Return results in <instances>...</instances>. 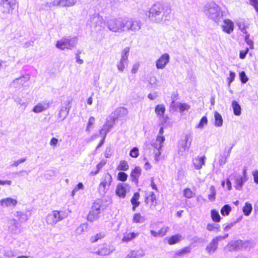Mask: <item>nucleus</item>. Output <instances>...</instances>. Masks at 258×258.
<instances>
[{"label":"nucleus","instance_id":"f257e3e1","mask_svg":"<svg viewBox=\"0 0 258 258\" xmlns=\"http://www.w3.org/2000/svg\"><path fill=\"white\" fill-rule=\"evenodd\" d=\"M204 13L210 19L219 23L223 17V12L220 7L215 3H209L204 7Z\"/></svg>","mask_w":258,"mask_h":258},{"label":"nucleus","instance_id":"f03ea898","mask_svg":"<svg viewBox=\"0 0 258 258\" xmlns=\"http://www.w3.org/2000/svg\"><path fill=\"white\" fill-rule=\"evenodd\" d=\"M163 133V127H161L159 132L160 135L157 136L156 140L152 141L149 147L150 153L154 155L155 159L157 161L159 159V157L161 154V149L163 146L162 143L165 141V137L162 136Z\"/></svg>","mask_w":258,"mask_h":258},{"label":"nucleus","instance_id":"7ed1b4c3","mask_svg":"<svg viewBox=\"0 0 258 258\" xmlns=\"http://www.w3.org/2000/svg\"><path fill=\"white\" fill-rule=\"evenodd\" d=\"M0 9L4 14H12L14 11L18 10V3L16 0H1Z\"/></svg>","mask_w":258,"mask_h":258},{"label":"nucleus","instance_id":"20e7f679","mask_svg":"<svg viewBox=\"0 0 258 258\" xmlns=\"http://www.w3.org/2000/svg\"><path fill=\"white\" fill-rule=\"evenodd\" d=\"M102 206V202L100 200H97L93 202L87 215V220L92 222L97 219L99 217Z\"/></svg>","mask_w":258,"mask_h":258},{"label":"nucleus","instance_id":"39448f33","mask_svg":"<svg viewBox=\"0 0 258 258\" xmlns=\"http://www.w3.org/2000/svg\"><path fill=\"white\" fill-rule=\"evenodd\" d=\"M66 217V215L63 211L54 210L47 216L46 221L48 224L54 225L57 222L64 219Z\"/></svg>","mask_w":258,"mask_h":258},{"label":"nucleus","instance_id":"423d86ee","mask_svg":"<svg viewBox=\"0 0 258 258\" xmlns=\"http://www.w3.org/2000/svg\"><path fill=\"white\" fill-rule=\"evenodd\" d=\"M112 181V177L110 174L107 172L103 174L101 179L100 182L98 185V191L99 192H106L109 189Z\"/></svg>","mask_w":258,"mask_h":258},{"label":"nucleus","instance_id":"0eeeda50","mask_svg":"<svg viewBox=\"0 0 258 258\" xmlns=\"http://www.w3.org/2000/svg\"><path fill=\"white\" fill-rule=\"evenodd\" d=\"M163 11V6L160 3H156L152 6L149 10V18L151 20L155 21Z\"/></svg>","mask_w":258,"mask_h":258},{"label":"nucleus","instance_id":"6e6552de","mask_svg":"<svg viewBox=\"0 0 258 258\" xmlns=\"http://www.w3.org/2000/svg\"><path fill=\"white\" fill-rule=\"evenodd\" d=\"M108 28L113 32H119L123 30L125 24L122 22L115 19L110 20L108 24Z\"/></svg>","mask_w":258,"mask_h":258},{"label":"nucleus","instance_id":"1a4fd4ad","mask_svg":"<svg viewBox=\"0 0 258 258\" xmlns=\"http://www.w3.org/2000/svg\"><path fill=\"white\" fill-rule=\"evenodd\" d=\"M233 177V178H232L231 180L233 179L234 187L237 190H241L243 185L248 180V177H242L240 174H235Z\"/></svg>","mask_w":258,"mask_h":258},{"label":"nucleus","instance_id":"9d476101","mask_svg":"<svg viewBox=\"0 0 258 258\" xmlns=\"http://www.w3.org/2000/svg\"><path fill=\"white\" fill-rule=\"evenodd\" d=\"M191 141V135L189 133L185 134L182 140L180 142L179 151L182 152L188 149L190 146Z\"/></svg>","mask_w":258,"mask_h":258},{"label":"nucleus","instance_id":"9b49d317","mask_svg":"<svg viewBox=\"0 0 258 258\" xmlns=\"http://www.w3.org/2000/svg\"><path fill=\"white\" fill-rule=\"evenodd\" d=\"M116 118L110 116L107 118L103 125L102 128L101 130V132L106 135L107 133L113 127L115 123Z\"/></svg>","mask_w":258,"mask_h":258},{"label":"nucleus","instance_id":"f8f14e48","mask_svg":"<svg viewBox=\"0 0 258 258\" xmlns=\"http://www.w3.org/2000/svg\"><path fill=\"white\" fill-rule=\"evenodd\" d=\"M113 251L110 245L106 243H103L102 246L98 248L96 253L99 255L105 256L110 254Z\"/></svg>","mask_w":258,"mask_h":258},{"label":"nucleus","instance_id":"ddd939ff","mask_svg":"<svg viewBox=\"0 0 258 258\" xmlns=\"http://www.w3.org/2000/svg\"><path fill=\"white\" fill-rule=\"evenodd\" d=\"M145 202L151 208L155 207L158 203L156 196L152 191L146 194Z\"/></svg>","mask_w":258,"mask_h":258},{"label":"nucleus","instance_id":"4468645a","mask_svg":"<svg viewBox=\"0 0 258 258\" xmlns=\"http://www.w3.org/2000/svg\"><path fill=\"white\" fill-rule=\"evenodd\" d=\"M142 174V169L139 166H136L131 172L130 177L132 182L138 184Z\"/></svg>","mask_w":258,"mask_h":258},{"label":"nucleus","instance_id":"2eb2a0df","mask_svg":"<svg viewBox=\"0 0 258 258\" xmlns=\"http://www.w3.org/2000/svg\"><path fill=\"white\" fill-rule=\"evenodd\" d=\"M242 240H237L230 241L226 246L229 251H238L242 250Z\"/></svg>","mask_w":258,"mask_h":258},{"label":"nucleus","instance_id":"dca6fc26","mask_svg":"<svg viewBox=\"0 0 258 258\" xmlns=\"http://www.w3.org/2000/svg\"><path fill=\"white\" fill-rule=\"evenodd\" d=\"M169 56L168 54L165 53L162 55L156 61V67L158 69H163L166 64L168 62Z\"/></svg>","mask_w":258,"mask_h":258},{"label":"nucleus","instance_id":"f3484780","mask_svg":"<svg viewBox=\"0 0 258 258\" xmlns=\"http://www.w3.org/2000/svg\"><path fill=\"white\" fill-rule=\"evenodd\" d=\"M17 201L16 199L11 198H7L3 199L0 201L1 205L5 207H9L11 206L15 207L17 204Z\"/></svg>","mask_w":258,"mask_h":258},{"label":"nucleus","instance_id":"a211bd4d","mask_svg":"<svg viewBox=\"0 0 258 258\" xmlns=\"http://www.w3.org/2000/svg\"><path fill=\"white\" fill-rule=\"evenodd\" d=\"M56 46L58 49L61 50L69 48L71 46L70 40L66 38H63L57 41Z\"/></svg>","mask_w":258,"mask_h":258},{"label":"nucleus","instance_id":"6ab92c4d","mask_svg":"<svg viewBox=\"0 0 258 258\" xmlns=\"http://www.w3.org/2000/svg\"><path fill=\"white\" fill-rule=\"evenodd\" d=\"M223 30L228 34L231 33L233 31L234 24L233 22L229 19H225L224 24L222 25Z\"/></svg>","mask_w":258,"mask_h":258},{"label":"nucleus","instance_id":"aec40b11","mask_svg":"<svg viewBox=\"0 0 258 258\" xmlns=\"http://www.w3.org/2000/svg\"><path fill=\"white\" fill-rule=\"evenodd\" d=\"M206 157L203 156L202 157H197L192 160L193 164L196 169H200L202 168L203 166L205 165V161Z\"/></svg>","mask_w":258,"mask_h":258},{"label":"nucleus","instance_id":"412c9836","mask_svg":"<svg viewBox=\"0 0 258 258\" xmlns=\"http://www.w3.org/2000/svg\"><path fill=\"white\" fill-rule=\"evenodd\" d=\"M115 194L119 198H125L126 194V189L125 185L122 183L118 184L116 185Z\"/></svg>","mask_w":258,"mask_h":258},{"label":"nucleus","instance_id":"4be33fe9","mask_svg":"<svg viewBox=\"0 0 258 258\" xmlns=\"http://www.w3.org/2000/svg\"><path fill=\"white\" fill-rule=\"evenodd\" d=\"M218 242L217 239L214 238L213 239L212 241L207 246L206 248V250L209 254L213 253L217 249L218 247Z\"/></svg>","mask_w":258,"mask_h":258},{"label":"nucleus","instance_id":"5701e85b","mask_svg":"<svg viewBox=\"0 0 258 258\" xmlns=\"http://www.w3.org/2000/svg\"><path fill=\"white\" fill-rule=\"evenodd\" d=\"M105 237V234L103 232L95 233L89 237V241L91 243H94L102 240Z\"/></svg>","mask_w":258,"mask_h":258},{"label":"nucleus","instance_id":"b1692460","mask_svg":"<svg viewBox=\"0 0 258 258\" xmlns=\"http://www.w3.org/2000/svg\"><path fill=\"white\" fill-rule=\"evenodd\" d=\"M140 197V193L139 192H136L134 194L132 198H131V202L133 205L132 210L134 211L136 210V209L140 204V202L139 201Z\"/></svg>","mask_w":258,"mask_h":258},{"label":"nucleus","instance_id":"393cba45","mask_svg":"<svg viewBox=\"0 0 258 258\" xmlns=\"http://www.w3.org/2000/svg\"><path fill=\"white\" fill-rule=\"evenodd\" d=\"M128 113L127 110L124 107H119L117 108L114 112V116L113 117H115L116 120L119 118L124 117Z\"/></svg>","mask_w":258,"mask_h":258},{"label":"nucleus","instance_id":"a878e982","mask_svg":"<svg viewBox=\"0 0 258 258\" xmlns=\"http://www.w3.org/2000/svg\"><path fill=\"white\" fill-rule=\"evenodd\" d=\"M139 235L138 232H125L123 234L122 241L123 242H128L135 239Z\"/></svg>","mask_w":258,"mask_h":258},{"label":"nucleus","instance_id":"bb28decb","mask_svg":"<svg viewBox=\"0 0 258 258\" xmlns=\"http://www.w3.org/2000/svg\"><path fill=\"white\" fill-rule=\"evenodd\" d=\"M15 216L17 219H13L12 220L14 223H16L17 221H19V222H23L28 220L27 215L20 211L17 212Z\"/></svg>","mask_w":258,"mask_h":258},{"label":"nucleus","instance_id":"cd10ccee","mask_svg":"<svg viewBox=\"0 0 258 258\" xmlns=\"http://www.w3.org/2000/svg\"><path fill=\"white\" fill-rule=\"evenodd\" d=\"M166 108L163 104H158L155 107V112L159 117H163Z\"/></svg>","mask_w":258,"mask_h":258},{"label":"nucleus","instance_id":"c85d7f7f","mask_svg":"<svg viewBox=\"0 0 258 258\" xmlns=\"http://www.w3.org/2000/svg\"><path fill=\"white\" fill-rule=\"evenodd\" d=\"M128 29L136 30L140 28L139 24L137 21L130 20H128L124 23Z\"/></svg>","mask_w":258,"mask_h":258},{"label":"nucleus","instance_id":"c756f323","mask_svg":"<svg viewBox=\"0 0 258 258\" xmlns=\"http://www.w3.org/2000/svg\"><path fill=\"white\" fill-rule=\"evenodd\" d=\"M117 170L120 171H127L129 169L128 162L125 160H121L116 167Z\"/></svg>","mask_w":258,"mask_h":258},{"label":"nucleus","instance_id":"7c9ffc66","mask_svg":"<svg viewBox=\"0 0 258 258\" xmlns=\"http://www.w3.org/2000/svg\"><path fill=\"white\" fill-rule=\"evenodd\" d=\"M232 107L234 115L239 116L241 114V108L238 103L236 101L233 100L232 102Z\"/></svg>","mask_w":258,"mask_h":258},{"label":"nucleus","instance_id":"2f4dec72","mask_svg":"<svg viewBox=\"0 0 258 258\" xmlns=\"http://www.w3.org/2000/svg\"><path fill=\"white\" fill-rule=\"evenodd\" d=\"M214 124L216 126L220 127L222 125L223 118L221 114H220L217 111H215L214 112Z\"/></svg>","mask_w":258,"mask_h":258},{"label":"nucleus","instance_id":"473e14b6","mask_svg":"<svg viewBox=\"0 0 258 258\" xmlns=\"http://www.w3.org/2000/svg\"><path fill=\"white\" fill-rule=\"evenodd\" d=\"M190 108V106L186 103H178L179 111L181 115L185 114Z\"/></svg>","mask_w":258,"mask_h":258},{"label":"nucleus","instance_id":"72a5a7b5","mask_svg":"<svg viewBox=\"0 0 258 258\" xmlns=\"http://www.w3.org/2000/svg\"><path fill=\"white\" fill-rule=\"evenodd\" d=\"M207 229L209 231L218 232L220 231V226L218 224L209 223L207 225Z\"/></svg>","mask_w":258,"mask_h":258},{"label":"nucleus","instance_id":"f704fd0d","mask_svg":"<svg viewBox=\"0 0 258 258\" xmlns=\"http://www.w3.org/2000/svg\"><path fill=\"white\" fill-rule=\"evenodd\" d=\"M242 250L250 249L254 246V243L251 240H242Z\"/></svg>","mask_w":258,"mask_h":258},{"label":"nucleus","instance_id":"c9c22d12","mask_svg":"<svg viewBox=\"0 0 258 258\" xmlns=\"http://www.w3.org/2000/svg\"><path fill=\"white\" fill-rule=\"evenodd\" d=\"M145 220L144 217L141 213H138L134 215L133 221L135 223H141Z\"/></svg>","mask_w":258,"mask_h":258},{"label":"nucleus","instance_id":"e433bc0d","mask_svg":"<svg viewBox=\"0 0 258 258\" xmlns=\"http://www.w3.org/2000/svg\"><path fill=\"white\" fill-rule=\"evenodd\" d=\"M211 215L213 221L215 222H219L220 221L221 217L218 211L215 210H212Z\"/></svg>","mask_w":258,"mask_h":258},{"label":"nucleus","instance_id":"4c0bfd02","mask_svg":"<svg viewBox=\"0 0 258 258\" xmlns=\"http://www.w3.org/2000/svg\"><path fill=\"white\" fill-rule=\"evenodd\" d=\"M252 210V205L246 202L243 208V212L245 216H249Z\"/></svg>","mask_w":258,"mask_h":258},{"label":"nucleus","instance_id":"58836bf2","mask_svg":"<svg viewBox=\"0 0 258 258\" xmlns=\"http://www.w3.org/2000/svg\"><path fill=\"white\" fill-rule=\"evenodd\" d=\"M192 249L191 245L185 247L178 250V256H183L190 252Z\"/></svg>","mask_w":258,"mask_h":258},{"label":"nucleus","instance_id":"ea45409f","mask_svg":"<svg viewBox=\"0 0 258 258\" xmlns=\"http://www.w3.org/2000/svg\"><path fill=\"white\" fill-rule=\"evenodd\" d=\"M210 194L208 195V199L211 201H214L215 200V196L216 194V190L215 187L212 185L209 189Z\"/></svg>","mask_w":258,"mask_h":258},{"label":"nucleus","instance_id":"a19ab883","mask_svg":"<svg viewBox=\"0 0 258 258\" xmlns=\"http://www.w3.org/2000/svg\"><path fill=\"white\" fill-rule=\"evenodd\" d=\"M208 124V119L206 116H203L201 119L200 122L196 126V128L199 129H203Z\"/></svg>","mask_w":258,"mask_h":258},{"label":"nucleus","instance_id":"79ce46f5","mask_svg":"<svg viewBox=\"0 0 258 258\" xmlns=\"http://www.w3.org/2000/svg\"><path fill=\"white\" fill-rule=\"evenodd\" d=\"M95 118L94 117L91 116L89 117L86 129L87 132H90L91 131L93 125L95 124Z\"/></svg>","mask_w":258,"mask_h":258},{"label":"nucleus","instance_id":"37998d69","mask_svg":"<svg viewBox=\"0 0 258 258\" xmlns=\"http://www.w3.org/2000/svg\"><path fill=\"white\" fill-rule=\"evenodd\" d=\"M106 164V161L102 160L96 166L97 169L95 171H92L90 174L92 175H96L97 174L100 169Z\"/></svg>","mask_w":258,"mask_h":258},{"label":"nucleus","instance_id":"c03bdc74","mask_svg":"<svg viewBox=\"0 0 258 258\" xmlns=\"http://www.w3.org/2000/svg\"><path fill=\"white\" fill-rule=\"evenodd\" d=\"M231 211V208L230 206L228 205H225L222 208L221 210V213L224 216H228Z\"/></svg>","mask_w":258,"mask_h":258},{"label":"nucleus","instance_id":"a18cd8bd","mask_svg":"<svg viewBox=\"0 0 258 258\" xmlns=\"http://www.w3.org/2000/svg\"><path fill=\"white\" fill-rule=\"evenodd\" d=\"M130 156L134 158H137L139 157V149L137 147H133L130 151L129 153Z\"/></svg>","mask_w":258,"mask_h":258},{"label":"nucleus","instance_id":"49530a36","mask_svg":"<svg viewBox=\"0 0 258 258\" xmlns=\"http://www.w3.org/2000/svg\"><path fill=\"white\" fill-rule=\"evenodd\" d=\"M236 24L242 32L243 33H247V31L245 30L246 26L244 21L242 20H238Z\"/></svg>","mask_w":258,"mask_h":258},{"label":"nucleus","instance_id":"de8ad7c7","mask_svg":"<svg viewBox=\"0 0 258 258\" xmlns=\"http://www.w3.org/2000/svg\"><path fill=\"white\" fill-rule=\"evenodd\" d=\"M130 48L129 47H125L122 51L121 54V59L122 60H127Z\"/></svg>","mask_w":258,"mask_h":258},{"label":"nucleus","instance_id":"09e8293b","mask_svg":"<svg viewBox=\"0 0 258 258\" xmlns=\"http://www.w3.org/2000/svg\"><path fill=\"white\" fill-rule=\"evenodd\" d=\"M46 109V107L41 103H38L34 106L33 111L35 113L41 112Z\"/></svg>","mask_w":258,"mask_h":258},{"label":"nucleus","instance_id":"8fccbe9b","mask_svg":"<svg viewBox=\"0 0 258 258\" xmlns=\"http://www.w3.org/2000/svg\"><path fill=\"white\" fill-rule=\"evenodd\" d=\"M61 4L64 7H71L74 6L76 3V0H61L60 2Z\"/></svg>","mask_w":258,"mask_h":258},{"label":"nucleus","instance_id":"3c124183","mask_svg":"<svg viewBox=\"0 0 258 258\" xmlns=\"http://www.w3.org/2000/svg\"><path fill=\"white\" fill-rule=\"evenodd\" d=\"M127 174L124 172H119L117 175V179L121 181H125L127 179Z\"/></svg>","mask_w":258,"mask_h":258},{"label":"nucleus","instance_id":"603ef678","mask_svg":"<svg viewBox=\"0 0 258 258\" xmlns=\"http://www.w3.org/2000/svg\"><path fill=\"white\" fill-rule=\"evenodd\" d=\"M127 61L125 60H122L120 58V61L117 64V68L118 70L120 72H123L125 68V63H126Z\"/></svg>","mask_w":258,"mask_h":258},{"label":"nucleus","instance_id":"864d4df0","mask_svg":"<svg viewBox=\"0 0 258 258\" xmlns=\"http://www.w3.org/2000/svg\"><path fill=\"white\" fill-rule=\"evenodd\" d=\"M246 36L245 37V41L251 49L253 48V41L249 39V34L245 33Z\"/></svg>","mask_w":258,"mask_h":258},{"label":"nucleus","instance_id":"5fc2aeb1","mask_svg":"<svg viewBox=\"0 0 258 258\" xmlns=\"http://www.w3.org/2000/svg\"><path fill=\"white\" fill-rule=\"evenodd\" d=\"M193 192L190 189L186 188L183 190V195L187 198H191L193 196Z\"/></svg>","mask_w":258,"mask_h":258},{"label":"nucleus","instance_id":"6e6d98bb","mask_svg":"<svg viewBox=\"0 0 258 258\" xmlns=\"http://www.w3.org/2000/svg\"><path fill=\"white\" fill-rule=\"evenodd\" d=\"M239 77L240 81L242 83H246L248 81V78L244 71L240 73Z\"/></svg>","mask_w":258,"mask_h":258},{"label":"nucleus","instance_id":"4d7b16f0","mask_svg":"<svg viewBox=\"0 0 258 258\" xmlns=\"http://www.w3.org/2000/svg\"><path fill=\"white\" fill-rule=\"evenodd\" d=\"M168 243L170 245L175 244L177 242V236L173 235L167 239Z\"/></svg>","mask_w":258,"mask_h":258},{"label":"nucleus","instance_id":"13d9d810","mask_svg":"<svg viewBox=\"0 0 258 258\" xmlns=\"http://www.w3.org/2000/svg\"><path fill=\"white\" fill-rule=\"evenodd\" d=\"M235 77V73L230 71L229 77L228 78V85L229 86H230L231 83L234 80Z\"/></svg>","mask_w":258,"mask_h":258},{"label":"nucleus","instance_id":"bf43d9fd","mask_svg":"<svg viewBox=\"0 0 258 258\" xmlns=\"http://www.w3.org/2000/svg\"><path fill=\"white\" fill-rule=\"evenodd\" d=\"M250 4L254 8L255 11L258 13V1L257 0H249Z\"/></svg>","mask_w":258,"mask_h":258},{"label":"nucleus","instance_id":"052dcab7","mask_svg":"<svg viewBox=\"0 0 258 258\" xmlns=\"http://www.w3.org/2000/svg\"><path fill=\"white\" fill-rule=\"evenodd\" d=\"M235 223H230L227 225H223V229L224 231H228L229 229H230L232 227H233L235 224Z\"/></svg>","mask_w":258,"mask_h":258},{"label":"nucleus","instance_id":"680f3d73","mask_svg":"<svg viewBox=\"0 0 258 258\" xmlns=\"http://www.w3.org/2000/svg\"><path fill=\"white\" fill-rule=\"evenodd\" d=\"M26 160V158H22L18 160L15 161L13 164V165L14 166H18L20 163L24 162Z\"/></svg>","mask_w":258,"mask_h":258},{"label":"nucleus","instance_id":"e2e57ef3","mask_svg":"<svg viewBox=\"0 0 258 258\" xmlns=\"http://www.w3.org/2000/svg\"><path fill=\"white\" fill-rule=\"evenodd\" d=\"M227 158L228 157H226L225 155L222 156L219 160V164L220 165H223L225 164L227 162Z\"/></svg>","mask_w":258,"mask_h":258},{"label":"nucleus","instance_id":"0e129e2a","mask_svg":"<svg viewBox=\"0 0 258 258\" xmlns=\"http://www.w3.org/2000/svg\"><path fill=\"white\" fill-rule=\"evenodd\" d=\"M248 48H246L244 50H241L239 54V57L241 59H244L245 57L246 54L248 53Z\"/></svg>","mask_w":258,"mask_h":258},{"label":"nucleus","instance_id":"69168bd1","mask_svg":"<svg viewBox=\"0 0 258 258\" xmlns=\"http://www.w3.org/2000/svg\"><path fill=\"white\" fill-rule=\"evenodd\" d=\"M83 187H84V186H83V184L82 183L79 182V183H78L72 191L73 195L74 194L75 191H77L80 189H83Z\"/></svg>","mask_w":258,"mask_h":258},{"label":"nucleus","instance_id":"338daca9","mask_svg":"<svg viewBox=\"0 0 258 258\" xmlns=\"http://www.w3.org/2000/svg\"><path fill=\"white\" fill-rule=\"evenodd\" d=\"M252 175L255 183L258 184V170H254L252 172Z\"/></svg>","mask_w":258,"mask_h":258},{"label":"nucleus","instance_id":"774afa93","mask_svg":"<svg viewBox=\"0 0 258 258\" xmlns=\"http://www.w3.org/2000/svg\"><path fill=\"white\" fill-rule=\"evenodd\" d=\"M58 142V139L53 137V138H51V139L50 141V145L51 146L55 147L56 146Z\"/></svg>","mask_w":258,"mask_h":258}]
</instances>
